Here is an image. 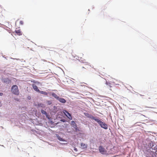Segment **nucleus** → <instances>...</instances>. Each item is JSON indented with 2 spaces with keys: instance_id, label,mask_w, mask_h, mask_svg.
Listing matches in <instances>:
<instances>
[{
  "instance_id": "f257e3e1",
  "label": "nucleus",
  "mask_w": 157,
  "mask_h": 157,
  "mask_svg": "<svg viewBox=\"0 0 157 157\" xmlns=\"http://www.w3.org/2000/svg\"><path fill=\"white\" fill-rule=\"evenodd\" d=\"M11 92L13 94L18 95L19 94V91L18 87L17 85H15L13 86L11 88Z\"/></svg>"
},
{
  "instance_id": "f03ea898",
  "label": "nucleus",
  "mask_w": 157,
  "mask_h": 157,
  "mask_svg": "<svg viewBox=\"0 0 157 157\" xmlns=\"http://www.w3.org/2000/svg\"><path fill=\"white\" fill-rule=\"evenodd\" d=\"M97 122L99 124L101 128L105 129H108V127L107 124L101 121L100 119H98Z\"/></svg>"
},
{
  "instance_id": "7ed1b4c3",
  "label": "nucleus",
  "mask_w": 157,
  "mask_h": 157,
  "mask_svg": "<svg viewBox=\"0 0 157 157\" xmlns=\"http://www.w3.org/2000/svg\"><path fill=\"white\" fill-rule=\"evenodd\" d=\"M63 112L68 119L70 120L72 119V117L71 114L67 111L66 110H63Z\"/></svg>"
},
{
  "instance_id": "20e7f679",
  "label": "nucleus",
  "mask_w": 157,
  "mask_h": 157,
  "mask_svg": "<svg viewBox=\"0 0 157 157\" xmlns=\"http://www.w3.org/2000/svg\"><path fill=\"white\" fill-rule=\"evenodd\" d=\"M98 149L99 152L101 154H103L106 152V151L105 148L101 146H99Z\"/></svg>"
},
{
  "instance_id": "39448f33",
  "label": "nucleus",
  "mask_w": 157,
  "mask_h": 157,
  "mask_svg": "<svg viewBox=\"0 0 157 157\" xmlns=\"http://www.w3.org/2000/svg\"><path fill=\"white\" fill-rule=\"evenodd\" d=\"M2 81L3 83L8 84L10 83L11 82V80L7 78H2Z\"/></svg>"
},
{
  "instance_id": "423d86ee",
  "label": "nucleus",
  "mask_w": 157,
  "mask_h": 157,
  "mask_svg": "<svg viewBox=\"0 0 157 157\" xmlns=\"http://www.w3.org/2000/svg\"><path fill=\"white\" fill-rule=\"evenodd\" d=\"M32 87L35 90L38 92H40V90L38 89L37 86L36 85L33 84L32 85Z\"/></svg>"
},
{
  "instance_id": "0eeeda50",
  "label": "nucleus",
  "mask_w": 157,
  "mask_h": 157,
  "mask_svg": "<svg viewBox=\"0 0 157 157\" xmlns=\"http://www.w3.org/2000/svg\"><path fill=\"white\" fill-rule=\"evenodd\" d=\"M58 100L61 102L64 103L66 102V100L63 98H59Z\"/></svg>"
},
{
  "instance_id": "6e6552de",
  "label": "nucleus",
  "mask_w": 157,
  "mask_h": 157,
  "mask_svg": "<svg viewBox=\"0 0 157 157\" xmlns=\"http://www.w3.org/2000/svg\"><path fill=\"white\" fill-rule=\"evenodd\" d=\"M81 147L83 149L86 148L87 147V145L86 144L82 143L81 144Z\"/></svg>"
},
{
  "instance_id": "1a4fd4ad",
  "label": "nucleus",
  "mask_w": 157,
  "mask_h": 157,
  "mask_svg": "<svg viewBox=\"0 0 157 157\" xmlns=\"http://www.w3.org/2000/svg\"><path fill=\"white\" fill-rule=\"evenodd\" d=\"M71 124L75 128H76L77 125L74 121H72L71 122Z\"/></svg>"
},
{
  "instance_id": "9d476101",
  "label": "nucleus",
  "mask_w": 157,
  "mask_h": 157,
  "mask_svg": "<svg viewBox=\"0 0 157 157\" xmlns=\"http://www.w3.org/2000/svg\"><path fill=\"white\" fill-rule=\"evenodd\" d=\"M90 118L94 120H95V121L97 122L98 120V119L96 118L95 117H94L92 115H90L89 117Z\"/></svg>"
},
{
  "instance_id": "9b49d317",
  "label": "nucleus",
  "mask_w": 157,
  "mask_h": 157,
  "mask_svg": "<svg viewBox=\"0 0 157 157\" xmlns=\"http://www.w3.org/2000/svg\"><path fill=\"white\" fill-rule=\"evenodd\" d=\"M52 96H53L56 99L58 100L59 98V97L55 93H52Z\"/></svg>"
},
{
  "instance_id": "f8f14e48",
  "label": "nucleus",
  "mask_w": 157,
  "mask_h": 157,
  "mask_svg": "<svg viewBox=\"0 0 157 157\" xmlns=\"http://www.w3.org/2000/svg\"><path fill=\"white\" fill-rule=\"evenodd\" d=\"M15 32L18 35L20 36L21 35V31L20 30H16L15 31Z\"/></svg>"
},
{
  "instance_id": "ddd939ff",
  "label": "nucleus",
  "mask_w": 157,
  "mask_h": 157,
  "mask_svg": "<svg viewBox=\"0 0 157 157\" xmlns=\"http://www.w3.org/2000/svg\"><path fill=\"white\" fill-rule=\"evenodd\" d=\"M40 92V93L44 94L45 95H47L48 94L46 92L43 91H40V92Z\"/></svg>"
},
{
  "instance_id": "4468645a",
  "label": "nucleus",
  "mask_w": 157,
  "mask_h": 157,
  "mask_svg": "<svg viewBox=\"0 0 157 157\" xmlns=\"http://www.w3.org/2000/svg\"><path fill=\"white\" fill-rule=\"evenodd\" d=\"M41 113L43 114H44L46 115H47V113L43 109H41Z\"/></svg>"
},
{
  "instance_id": "2eb2a0df",
  "label": "nucleus",
  "mask_w": 157,
  "mask_h": 157,
  "mask_svg": "<svg viewBox=\"0 0 157 157\" xmlns=\"http://www.w3.org/2000/svg\"><path fill=\"white\" fill-rule=\"evenodd\" d=\"M58 139H59V140L60 141H65V140L63 139V138H62L61 137H60V136H59L58 137Z\"/></svg>"
},
{
  "instance_id": "dca6fc26",
  "label": "nucleus",
  "mask_w": 157,
  "mask_h": 157,
  "mask_svg": "<svg viewBox=\"0 0 157 157\" xmlns=\"http://www.w3.org/2000/svg\"><path fill=\"white\" fill-rule=\"evenodd\" d=\"M106 84L108 85V87L109 89H110L111 88V87H112V86L110 85L111 84H110L109 83H108L107 82H106Z\"/></svg>"
},
{
  "instance_id": "f3484780",
  "label": "nucleus",
  "mask_w": 157,
  "mask_h": 157,
  "mask_svg": "<svg viewBox=\"0 0 157 157\" xmlns=\"http://www.w3.org/2000/svg\"><path fill=\"white\" fill-rule=\"evenodd\" d=\"M31 82H33V83H37V84H39V82H37L35 80H31Z\"/></svg>"
},
{
  "instance_id": "a211bd4d",
  "label": "nucleus",
  "mask_w": 157,
  "mask_h": 157,
  "mask_svg": "<svg viewBox=\"0 0 157 157\" xmlns=\"http://www.w3.org/2000/svg\"><path fill=\"white\" fill-rule=\"evenodd\" d=\"M90 115V114H89L87 113L85 114V116L88 117H89Z\"/></svg>"
},
{
  "instance_id": "6ab92c4d",
  "label": "nucleus",
  "mask_w": 157,
  "mask_h": 157,
  "mask_svg": "<svg viewBox=\"0 0 157 157\" xmlns=\"http://www.w3.org/2000/svg\"><path fill=\"white\" fill-rule=\"evenodd\" d=\"M23 22L22 21H20V24L21 25H23Z\"/></svg>"
},
{
  "instance_id": "aec40b11",
  "label": "nucleus",
  "mask_w": 157,
  "mask_h": 157,
  "mask_svg": "<svg viewBox=\"0 0 157 157\" xmlns=\"http://www.w3.org/2000/svg\"><path fill=\"white\" fill-rule=\"evenodd\" d=\"M3 94L2 93H0V96H2L3 95Z\"/></svg>"
},
{
  "instance_id": "412c9836",
  "label": "nucleus",
  "mask_w": 157,
  "mask_h": 157,
  "mask_svg": "<svg viewBox=\"0 0 157 157\" xmlns=\"http://www.w3.org/2000/svg\"><path fill=\"white\" fill-rule=\"evenodd\" d=\"M116 85H120V84H116Z\"/></svg>"
},
{
  "instance_id": "4be33fe9",
  "label": "nucleus",
  "mask_w": 157,
  "mask_h": 157,
  "mask_svg": "<svg viewBox=\"0 0 157 157\" xmlns=\"http://www.w3.org/2000/svg\"><path fill=\"white\" fill-rule=\"evenodd\" d=\"M119 83H122V82H120Z\"/></svg>"
},
{
  "instance_id": "5701e85b",
  "label": "nucleus",
  "mask_w": 157,
  "mask_h": 157,
  "mask_svg": "<svg viewBox=\"0 0 157 157\" xmlns=\"http://www.w3.org/2000/svg\"><path fill=\"white\" fill-rule=\"evenodd\" d=\"M88 66H89V67H90V65H88Z\"/></svg>"
},
{
  "instance_id": "b1692460",
  "label": "nucleus",
  "mask_w": 157,
  "mask_h": 157,
  "mask_svg": "<svg viewBox=\"0 0 157 157\" xmlns=\"http://www.w3.org/2000/svg\"><path fill=\"white\" fill-rule=\"evenodd\" d=\"M82 68H85L84 67H82Z\"/></svg>"
}]
</instances>
